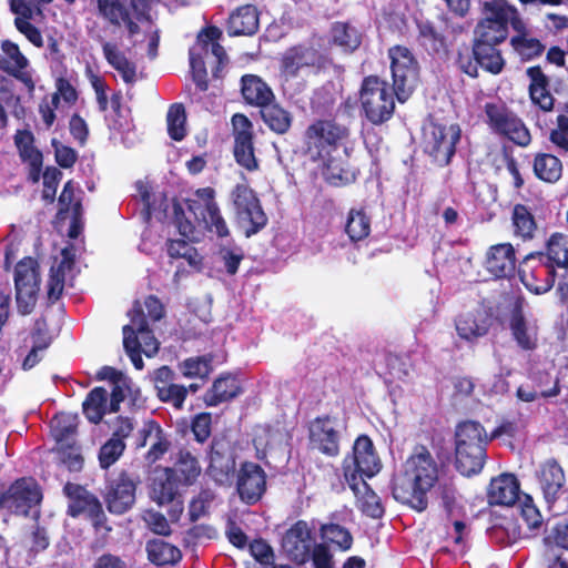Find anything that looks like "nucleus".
I'll return each mask as SVG.
<instances>
[{
    "mask_svg": "<svg viewBox=\"0 0 568 568\" xmlns=\"http://www.w3.org/2000/svg\"><path fill=\"white\" fill-rule=\"evenodd\" d=\"M178 491L174 471L171 468H155L151 476L150 496L159 505L173 501Z\"/></svg>",
    "mask_w": 568,
    "mask_h": 568,
    "instance_id": "28",
    "label": "nucleus"
},
{
    "mask_svg": "<svg viewBox=\"0 0 568 568\" xmlns=\"http://www.w3.org/2000/svg\"><path fill=\"white\" fill-rule=\"evenodd\" d=\"M321 532L323 539L336 545L342 550H348L353 544L349 531L339 525H324L321 528Z\"/></svg>",
    "mask_w": 568,
    "mask_h": 568,
    "instance_id": "54",
    "label": "nucleus"
},
{
    "mask_svg": "<svg viewBox=\"0 0 568 568\" xmlns=\"http://www.w3.org/2000/svg\"><path fill=\"white\" fill-rule=\"evenodd\" d=\"M146 551L150 561L159 566L175 564L181 559V551L175 546L161 539L149 541Z\"/></svg>",
    "mask_w": 568,
    "mask_h": 568,
    "instance_id": "42",
    "label": "nucleus"
},
{
    "mask_svg": "<svg viewBox=\"0 0 568 568\" xmlns=\"http://www.w3.org/2000/svg\"><path fill=\"white\" fill-rule=\"evenodd\" d=\"M527 75L530 79L529 94L537 106H554V98L547 89V80L539 68H529Z\"/></svg>",
    "mask_w": 568,
    "mask_h": 568,
    "instance_id": "39",
    "label": "nucleus"
},
{
    "mask_svg": "<svg viewBox=\"0 0 568 568\" xmlns=\"http://www.w3.org/2000/svg\"><path fill=\"white\" fill-rule=\"evenodd\" d=\"M125 444L121 438L111 437L100 449L99 460L102 468H108L114 464L123 454Z\"/></svg>",
    "mask_w": 568,
    "mask_h": 568,
    "instance_id": "60",
    "label": "nucleus"
},
{
    "mask_svg": "<svg viewBox=\"0 0 568 568\" xmlns=\"http://www.w3.org/2000/svg\"><path fill=\"white\" fill-rule=\"evenodd\" d=\"M131 323L123 327V345L136 369L143 368V359L140 353H144L148 357L156 354L159 343L152 333L148 329V325L139 303H135L129 313Z\"/></svg>",
    "mask_w": 568,
    "mask_h": 568,
    "instance_id": "5",
    "label": "nucleus"
},
{
    "mask_svg": "<svg viewBox=\"0 0 568 568\" xmlns=\"http://www.w3.org/2000/svg\"><path fill=\"white\" fill-rule=\"evenodd\" d=\"M511 44L524 59L537 57L542 51L541 43L537 39L529 37L527 33L525 23L524 30L518 32V36L511 39Z\"/></svg>",
    "mask_w": 568,
    "mask_h": 568,
    "instance_id": "51",
    "label": "nucleus"
},
{
    "mask_svg": "<svg viewBox=\"0 0 568 568\" xmlns=\"http://www.w3.org/2000/svg\"><path fill=\"white\" fill-rule=\"evenodd\" d=\"M332 39L335 44L353 51L361 43V33L348 23L337 22L332 28Z\"/></svg>",
    "mask_w": 568,
    "mask_h": 568,
    "instance_id": "48",
    "label": "nucleus"
},
{
    "mask_svg": "<svg viewBox=\"0 0 568 568\" xmlns=\"http://www.w3.org/2000/svg\"><path fill=\"white\" fill-rule=\"evenodd\" d=\"M103 53L106 61L120 73L124 82L131 83L135 80V67L125 55L111 42H104Z\"/></svg>",
    "mask_w": 568,
    "mask_h": 568,
    "instance_id": "40",
    "label": "nucleus"
},
{
    "mask_svg": "<svg viewBox=\"0 0 568 568\" xmlns=\"http://www.w3.org/2000/svg\"><path fill=\"white\" fill-rule=\"evenodd\" d=\"M323 164L325 165V178L326 180L336 186L347 184L352 182L355 176L352 172L348 170L343 169L339 166L332 156H327L325 160H321Z\"/></svg>",
    "mask_w": 568,
    "mask_h": 568,
    "instance_id": "58",
    "label": "nucleus"
},
{
    "mask_svg": "<svg viewBox=\"0 0 568 568\" xmlns=\"http://www.w3.org/2000/svg\"><path fill=\"white\" fill-rule=\"evenodd\" d=\"M362 106H395L393 94L387 93L386 83L377 77H368L363 81L361 94Z\"/></svg>",
    "mask_w": 568,
    "mask_h": 568,
    "instance_id": "31",
    "label": "nucleus"
},
{
    "mask_svg": "<svg viewBox=\"0 0 568 568\" xmlns=\"http://www.w3.org/2000/svg\"><path fill=\"white\" fill-rule=\"evenodd\" d=\"M534 172L538 179L547 183H556L562 174L560 160L548 153H539L534 160Z\"/></svg>",
    "mask_w": 568,
    "mask_h": 568,
    "instance_id": "37",
    "label": "nucleus"
},
{
    "mask_svg": "<svg viewBox=\"0 0 568 568\" xmlns=\"http://www.w3.org/2000/svg\"><path fill=\"white\" fill-rule=\"evenodd\" d=\"M266 488L264 470L254 463H244L237 474V491L241 499L254 504L261 499Z\"/></svg>",
    "mask_w": 568,
    "mask_h": 568,
    "instance_id": "18",
    "label": "nucleus"
},
{
    "mask_svg": "<svg viewBox=\"0 0 568 568\" xmlns=\"http://www.w3.org/2000/svg\"><path fill=\"white\" fill-rule=\"evenodd\" d=\"M519 275L526 288L539 295L554 286L556 268L544 260L542 254H530L523 262Z\"/></svg>",
    "mask_w": 568,
    "mask_h": 568,
    "instance_id": "11",
    "label": "nucleus"
},
{
    "mask_svg": "<svg viewBox=\"0 0 568 568\" xmlns=\"http://www.w3.org/2000/svg\"><path fill=\"white\" fill-rule=\"evenodd\" d=\"M490 126L506 135L518 145L526 146L530 142V133L523 121L508 109H487Z\"/></svg>",
    "mask_w": 568,
    "mask_h": 568,
    "instance_id": "16",
    "label": "nucleus"
},
{
    "mask_svg": "<svg viewBox=\"0 0 568 568\" xmlns=\"http://www.w3.org/2000/svg\"><path fill=\"white\" fill-rule=\"evenodd\" d=\"M73 261L69 251H62V260L51 267L48 280V296L50 300H58L64 287V275L72 267Z\"/></svg>",
    "mask_w": 568,
    "mask_h": 568,
    "instance_id": "41",
    "label": "nucleus"
},
{
    "mask_svg": "<svg viewBox=\"0 0 568 568\" xmlns=\"http://www.w3.org/2000/svg\"><path fill=\"white\" fill-rule=\"evenodd\" d=\"M156 393L162 402L171 403L176 408H181L186 397L187 388L182 385L172 383L170 385L160 387Z\"/></svg>",
    "mask_w": 568,
    "mask_h": 568,
    "instance_id": "63",
    "label": "nucleus"
},
{
    "mask_svg": "<svg viewBox=\"0 0 568 568\" xmlns=\"http://www.w3.org/2000/svg\"><path fill=\"white\" fill-rule=\"evenodd\" d=\"M538 254H542L544 260L555 268L568 267V235L552 233L546 241L545 251Z\"/></svg>",
    "mask_w": 568,
    "mask_h": 568,
    "instance_id": "34",
    "label": "nucleus"
},
{
    "mask_svg": "<svg viewBox=\"0 0 568 568\" xmlns=\"http://www.w3.org/2000/svg\"><path fill=\"white\" fill-rule=\"evenodd\" d=\"M166 121L169 135L175 141L183 140L187 133L185 110L169 109Z\"/></svg>",
    "mask_w": 568,
    "mask_h": 568,
    "instance_id": "56",
    "label": "nucleus"
},
{
    "mask_svg": "<svg viewBox=\"0 0 568 568\" xmlns=\"http://www.w3.org/2000/svg\"><path fill=\"white\" fill-rule=\"evenodd\" d=\"M509 23L517 32L524 30V21L514 6L506 0L486 1L483 7V18L475 29L474 43L498 45L506 40Z\"/></svg>",
    "mask_w": 568,
    "mask_h": 568,
    "instance_id": "3",
    "label": "nucleus"
},
{
    "mask_svg": "<svg viewBox=\"0 0 568 568\" xmlns=\"http://www.w3.org/2000/svg\"><path fill=\"white\" fill-rule=\"evenodd\" d=\"M14 287L18 310L21 314L31 313L40 290V273L36 260L26 257L14 267Z\"/></svg>",
    "mask_w": 568,
    "mask_h": 568,
    "instance_id": "8",
    "label": "nucleus"
},
{
    "mask_svg": "<svg viewBox=\"0 0 568 568\" xmlns=\"http://www.w3.org/2000/svg\"><path fill=\"white\" fill-rule=\"evenodd\" d=\"M488 501L494 505L513 506L519 498V483L511 474H501L493 478L487 493Z\"/></svg>",
    "mask_w": 568,
    "mask_h": 568,
    "instance_id": "26",
    "label": "nucleus"
},
{
    "mask_svg": "<svg viewBox=\"0 0 568 568\" xmlns=\"http://www.w3.org/2000/svg\"><path fill=\"white\" fill-rule=\"evenodd\" d=\"M511 223L514 234L521 240H531L535 235L537 224L530 210L523 205L516 204L511 213Z\"/></svg>",
    "mask_w": 568,
    "mask_h": 568,
    "instance_id": "38",
    "label": "nucleus"
},
{
    "mask_svg": "<svg viewBox=\"0 0 568 568\" xmlns=\"http://www.w3.org/2000/svg\"><path fill=\"white\" fill-rule=\"evenodd\" d=\"M485 267L496 278L510 276L516 268L513 245L509 243L493 245L486 254Z\"/></svg>",
    "mask_w": 568,
    "mask_h": 568,
    "instance_id": "24",
    "label": "nucleus"
},
{
    "mask_svg": "<svg viewBox=\"0 0 568 568\" xmlns=\"http://www.w3.org/2000/svg\"><path fill=\"white\" fill-rule=\"evenodd\" d=\"M241 82L243 99L251 106H270L274 102L272 89L260 77L246 74L242 77Z\"/></svg>",
    "mask_w": 568,
    "mask_h": 568,
    "instance_id": "30",
    "label": "nucleus"
},
{
    "mask_svg": "<svg viewBox=\"0 0 568 568\" xmlns=\"http://www.w3.org/2000/svg\"><path fill=\"white\" fill-rule=\"evenodd\" d=\"M173 471L174 476H179L182 483L190 485L200 475L201 467L195 457H193L190 453L182 452Z\"/></svg>",
    "mask_w": 568,
    "mask_h": 568,
    "instance_id": "49",
    "label": "nucleus"
},
{
    "mask_svg": "<svg viewBox=\"0 0 568 568\" xmlns=\"http://www.w3.org/2000/svg\"><path fill=\"white\" fill-rule=\"evenodd\" d=\"M497 44L474 43L475 60L481 68L491 72L499 73L504 67V60L496 49Z\"/></svg>",
    "mask_w": 568,
    "mask_h": 568,
    "instance_id": "43",
    "label": "nucleus"
},
{
    "mask_svg": "<svg viewBox=\"0 0 568 568\" xmlns=\"http://www.w3.org/2000/svg\"><path fill=\"white\" fill-rule=\"evenodd\" d=\"M168 254L172 258H183L190 266L199 270L202 264V256L196 248L184 240H173L168 243Z\"/></svg>",
    "mask_w": 568,
    "mask_h": 568,
    "instance_id": "47",
    "label": "nucleus"
},
{
    "mask_svg": "<svg viewBox=\"0 0 568 568\" xmlns=\"http://www.w3.org/2000/svg\"><path fill=\"white\" fill-rule=\"evenodd\" d=\"M214 498L215 496L210 489L202 490L195 498H193L189 508L191 520L195 521L203 517L207 513V509L210 508Z\"/></svg>",
    "mask_w": 568,
    "mask_h": 568,
    "instance_id": "62",
    "label": "nucleus"
},
{
    "mask_svg": "<svg viewBox=\"0 0 568 568\" xmlns=\"http://www.w3.org/2000/svg\"><path fill=\"white\" fill-rule=\"evenodd\" d=\"M0 69L20 80L29 90L34 87L29 60L18 44L10 40L1 42Z\"/></svg>",
    "mask_w": 568,
    "mask_h": 568,
    "instance_id": "17",
    "label": "nucleus"
},
{
    "mask_svg": "<svg viewBox=\"0 0 568 568\" xmlns=\"http://www.w3.org/2000/svg\"><path fill=\"white\" fill-rule=\"evenodd\" d=\"M55 93L53 94V104H74L78 100L75 88L64 78H59L55 82Z\"/></svg>",
    "mask_w": 568,
    "mask_h": 568,
    "instance_id": "61",
    "label": "nucleus"
},
{
    "mask_svg": "<svg viewBox=\"0 0 568 568\" xmlns=\"http://www.w3.org/2000/svg\"><path fill=\"white\" fill-rule=\"evenodd\" d=\"M345 231L352 241L364 240L371 232V220L363 210H351Z\"/></svg>",
    "mask_w": 568,
    "mask_h": 568,
    "instance_id": "45",
    "label": "nucleus"
},
{
    "mask_svg": "<svg viewBox=\"0 0 568 568\" xmlns=\"http://www.w3.org/2000/svg\"><path fill=\"white\" fill-rule=\"evenodd\" d=\"M559 394V388L555 385L551 389L547 390L540 384H535L532 381L521 384L516 392L519 400L531 403L540 397H554Z\"/></svg>",
    "mask_w": 568,
    "mask_h": 568,
    "instance_id": "55",
    "label": "nucleus"
},
{
    "mask_svg": "<svg viewBox=\"0 0 568 568\" xmlns=\"http://www.w3.org/2000/svg\"><path fill=\"white\" fill-rule=\"evenodd\" d=\"M42 494L38 484L31 478L17 480L3 497V507L16 514L27 515L29 510L39 505Z\"/></svg>",
    "mask_w": 568,
    "mask_h": 568,
    "instance_id": "14",
    "label": "nucleus"
},
{
    "mask_svg": "<svg viewBox=\"0 0 568 568\" xmlns=\"http://www.w3.org/2000/svg\"><path fill=\"white\" fill-rule=\"evenodd\" d=\"M418 41L429 52H440L446 48L445 37L430 22H418Z\"/></svg>",
    "mask_w": 568,
    "mask_h": 568,
    "instance_id": "46",
    "label": "nucleus"
},
{
    "mask_svg": "<svg viewBox=\"0 0 568 568\" xmlns=\"http://www.w3.org/2000/svg\"><path fill=\"white\" fill-rule=\"evenodd\" d=\"M455 325L460 338L474 341L487 334L490 327V316L483 307H477L462 313Z\"/></svg>",
    "mask_w": 568,
    "mask_h": 568,
    "instance_id": "23",
    "label": "nucleus"
},
{
    "mask_svg": "<svg viewBox=\"0 0 568 568\" xmlns=\"http://www.w3.org/2000/svg\"><path fill=\"white\" fill-rule=\"evenodd\" d=\"M214 194L215 192L211 187L199 189L193 197L187 201V207L199 225L220 237H224L229 235V229L214 201Z\"/></svg>",
    "mask_w": 568,
    "mask_h": 568,
    "instance_id": "9",
    "label": "nucleus"
},
{
    "mask_svg": "<svg viewBox=\"0 0 568 568\" xmlns=\"http://www.w3.org/2000/svg\"><path fill=\"white\" fill-rule=\"evenodd\" d=\"M347 135L345 126L333 121H317L306 132L307 153L313 160H325L336 150V143Z\"/></svg>",
    "mask_w": 568,
    "mask_h": 568,
    "instance_id": "10",
    "label": "nucleus"
},
{
    "mask_svg": "<svg viewBox=\"0 0 568 568\" xmlns=\"http://www.w3.org/2000/svg\"><path fill=\"white\" fill-rule=\"evenodd\" d=\"M98 16L112 26H125L131 37L139 27L131 19L130 8L124 0H97Z\"/></svg>",
    "mask_w": 568,
    "mask_h": 568,
    "instance_id": "25",
    "label": "nucleus"
},
{
    "mask_svg": "<svg viewBox=\"0 0 568 568\" xmlns=\"http://www.w3.org/2000/svg\"><path fill=\"white\" fill-rule=\"evenodd\" d=\"M318 60L317 52L311 48L296 47L290 49L282 60V73L287 83L300 72L307 70Z\"/></svg>",
    "mask_w": 568,
    "mask_h": 568,
    "instance_id": "27",
    "label": "nucleus"
},
{
    "mask_svg": "<svg viewBox=\"0 0 568 568\" xmlns=\"http://www.w3.org/2000/svg\"><path fill=\"white\" fill-rule=\"evenodd\" d=\"M538 483L549 508L557 514L564 511L565 507L557 506L565 496H568L562 468L556 462L545 463L538 471Z\"/></svg>",
    "mask_w": 568,
    "mask_h": 568,
    "instance_id": "13",
    "label": "nucleus"
},
{
    "mask_svg": "<svg viewBox=\"0 0 568 568\" xmlns=\"http://www.w3.org/2000/svg\"><path fill=\"white\" fill-rule=\"evenodd\" d=\"M232 200L240 223L251 226V229L246 230L247 236L265 226L267 217L253 190L246 185L239 184L232 192Z\"/></svg>",
    "mask_w": 568,
    "mask_h": 568,
    "instance_id": "12",
    "label": "nucleus"
},
{
    "mask_svg": "<svg viewBox=\"0 0 568 568\" xmlns=\"http://www.w3.org/2000/svg\"><path fill=\"white\" fill-rule=\"evenodd\" d=\"M242 392L240 382L232 375H222L216 378L212 387L204 395L207 406H217L236 397Z\"/></svg>",
    "mask_w": 568,
    "mask_h": 568,
    "instance_id": "32",
    "label": "nucleus"
},
{
    "mask_svg": "<svg viewBox=\"0 0 568 568\" xmlns=\"http://www.w3.org/2000/svg\"><path fill=\"white\" fill-rule=\"evenodd\" d=\"M59 215L62 217L64 213L71 212L73 217H79L81 213L80 200L75 196V186L72 181L65 183L63 191L59 197Z\"/></svg>",
    "mask_w": 568,
    "mask_h": 568,
    "instance_id": "57",
    "label": "nucleus"
},
{
    "mask_svg": "<svg viewBox=\"0 0 568 568\" xmlns=\"http://www.w3.org/2000/svg\"><path fill=\"white\" fill-rule=\"evenodd\" d=\"M488 435L477 422L460 423L455 433L456 467L460 474L471 476L484 467Z\"/></svg>",
    "mask_w": 568,
    "mask_h": 568,
    "instance_id": "4",
    "label": "nucleus"
},
{
    "mask_svg": "<svg viewBox=\"0 0 568 568\" xmlns=\"http://www.w3.org/2000/svg\"><path fill=\"white\" fill-rule=\"evenodd\" d=\"M393 91L398 103L407 102L418 82V65L409 49L395 45L389 49Z\"/></svg>",
    "mask_w": 568,
    "mask_h": 568,
    "instance_id": "6",
    "label": "nucleus"
},
{
    "mask_svg": "<svg viewBox=\"0 0 568 568\" xmlns=\"http://www.w3.org/2000/svg\"><path fill=\"white\" fill-rule=\"evenodd\" d=\"M33 135L29 131H18L14 136V142L22 161L38 164L42 153L33 145Z\"/></svg>",
    "mask_w": 568,
    "mask_h": 568,
    "instance_id": "50",
    "label": "nucleus"
},
{
    "mask_svg": "<svg viewBox=\"0 0 568 568\" xmlns=\"http://www.w3.org/2000/svg\"><path fill=\"white\" fill-rule=\"evenodd\" d=\"M345 479L355 495L357 507L369 517H381L384 510L378 496L369 488L364 478L358 479L356 474L351 471L349 464L345 466Z\"/></svg>",
    "mask_w": 568,
    "mask_h": 568,
    "instance_id": "20",
    "label": "nucleus"
},
{
    "mask_svg": "<svg viewBox=\"0 0 568 568\" xmlns=\"http://www.w3.org/2000/svg\"><path fill=\"white\" fill-rule=\"evenodd\" d=\"M109 510L123 514L135 501V484L124 475H121L111 486L106 497Z\"/></svg>",
    "mask_w": 568,
    "mask_h": 568,
    "instance_id": "29",
    "label": "nucleus"
},
{
    "mask_svg": "<svg viewBox=\"0 0 568 568\" xmlns=\"http://www.w3.org/2000/svg\"><path fill=\"white\" fill-rule=\"evenodd\" d=\"M283 550L296 562H304L310 557L312 547L311 530L307 523L300 520L283 537Z\"/></svg>",
    "mask_w": 568,
    "mask_h": 568,
    "instance_id": "21",
    "label": "nucleus"
},
{
    "mask_svg": "<svg viewBox=\"0 0 568 568\" xmlns=\"http://www.w3.org/2000/svg\"><path fill=\"white\" fill-rule=\"evenodd\" d=\"M78 425L77 415L69 413L57 414L50 423L51 433L60 448L73 445V435Z\"/></svg>",
    "mask_w": 568,
    "mask_h": 568,
    "instance_id": "36",
    "label": "nucleus"
},
{
    "mask_svg": "<svg viewBox=\"0 0 568 568\" xmlns=\"http://www.w3.org/2000/svg\"><path fill=\"white\" fill-rule=\"evenodd\" d=\"M509 329L513 339L523 351H532L538 344L537 322L527 317L520 307H516L509 318Z\"/></svg>",
    "mask_w": 568,
    "mask_h": 568,
    "instance_id": "22",
    "label": "nucleus"
},
{
    "mask_svg": "<svg viewBox=\"0 0 568 568\" xmlns=\"http://www.w3.org/2000/svg\"><path fill=\"white\" fill-rule=\"evenodd\" d=\"M310 440L313 448L327 456L339 453V433L336 422L329 417L316 418L310 426Z\"/></svg>",
    "mask_w": 568,
    "mask_h": 568,
    "instance_id": "19",
    "label": "nucleus"
},
{
    "mask_svg": "<svg viewBox=\"0 0 568 568\" xmlns=\"http://www.w3.org/2000/svg\"><path fill=\"white\" fill-rule=\"evenodd\" d=\"M349 464L351 471L358 479L373 477L381 470V460L375 453L373 442L367 436H359L353 446V456L345 458L343 469Z\"/></svg>",
    "mask_w": 568,
    "mask_h": 568,
    "instance_id": "15",
    "label": "nucleus"
},
{
    "mask_svg": "<svg viewBox=\"0 0 568 568\" xmlns=\"http://www.w3.org/2000/svg\"><path fill=\"white\" fill-rule=\"evenodd\" d=\"M439 467L430 452L416 447L393 478V496L396 500L423 511L428 505V493L438 480Z\"/></svg>",
    "mask_w": 568,
    "mask_h": 568,
    "instance_id": "1",
    "label": "nucleus"
},
{
    "mask_svg": "<svg viewBox=\"0 0 568 568\" xmlns=\"http://www.w3.org/2000/svg\"><path fill=\"white\" fill-rule=\"evenodd\" d=\"M549 140L561 151L568 152V118L560 115L557 126L551 130Z\"/></svg>",
    "mask_w": 568,
    "mask_h": 568,
    "instance_id": "64",
    "label": "nucleus"
},
{
    "mask_svg": "<svg viewBox=\"0 0 568 568\" xmlns=\"http://www.w3.org/2000/svg\"><path fill=\"white\" fill-rule=\"evenodd\" d=\"M263 121L276 133H285L291 126L292 116L285 109H261Z\"/></svg>",
    "mask_w": 568,
    "mask_h": 568,
    "instance_id": "53",
    "label": "nucleus"
},
{
    "mask_svg": "<svg viewBox=\"0 0 568 568\" xmlns=\"http://www.w3.org/2000/svg\"><path fill=\"white\" fill-rule=\"evenodd\" d=\"M108 393L101 387L93 388L83 402V413L87 418L98 424L106 413Z\"/></svg>",
    "mask_w": 568,
    "mask_h": 568,
    "instance_id": "44",
    "label": "nucleus"
},
{
    "mask_svg": "<svg viewBox=\"0 0 568 568\" xmlns=\"http://www.w3.org/2000/svg\"><path fill=\"white\" fill-rule=\"evenodd\" d=\"M459 139L460 129L457 124L442 125L429 122L424 126L425 152L439 165L449 163Z\"/></svg>",
    "mask_w": 568,
    "mask_h": 568,
    "instance_id": "7",
    "label": "nucleus"
},
{
    "mask_svg": "<svg viewBox=\"0 0 568 568\" xmlns=\"http://www.w3.org/2000/svg\"><path fill=\"white\" fill-rule=\"evenodd\" d=\"M489 536L497 544L511 546L525 536L517 519L511 516H505L500 521L494 524L489 529Z\"/></svg>",
    "mask_w": 568,
    "mask_h": 568,
    "instance_id": "35",
    "label": "nucleus"
},
{
    "mask_svg": "<svg viewBox=\"0 0 568 568\" xmlns=\"http://www.w3.org/2000/svg\"><path fill=\"white\" fill-rule=\"evenodd\" d=\"M180 368L185 377L204 378L209 376L212 371L211 361L203 357H191L181 363Z\"/></svg>",
    "mask_w": 568,
    "mask_h": 568,
    "instance_id": "59",
    "label": "nucleus"
},
{
    "mask_svg": "<svg viewBox=\"0 0 568 568\" xmlns=\"http://www.w3.org/2000/svg\"><path fill=\"white\" fill-rule=\"evenodd\" d=\"M258 28V14L254 6H243L229 19L227 31L231 36H251Z\"/></svg>",
    "mask_w": 568,
    "mask_h": 568,
    "instance_id": "33",
    "label": "nucleus"
},
{
    "mask_svg": "<svg viewBox=\"0 0 568 568\" xmlns=\"http://www.w3.org/2000/svg\"><path fill=\"white\" fill-rule=\"evenodd\" d=\"M221 31L211 27L197 36L195 44L190 49V65L192 71L195 90L192 93L191 103L194 104H215L216 101L211 95L205 94L207 90L206 63H223L226 58L223 47L217 42Z\"/></svg>",
    "mask_w": 568,
    "mask_h": 568,
    "instance_id": "2",
    "label": "nucleus"
},
{
    "mask_svg": "<svg viewBox=\"0 0 568 568\" xmlns=\"http://www.w3.org/2000/svg\"><path fill=\"white\" fill-rule=\"evenodd\" d=\"M234 156L236 162L248 171L257 169L252 139L240 138L234 141Z\"/></svg>",
    "mask_w": 568,
    "mask_h": 568,
    "instance_id": "52",
    "label": "nucleus"
}]
</instances>
